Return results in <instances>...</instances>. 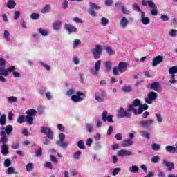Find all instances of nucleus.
<instances>
[{"label":"nucleus","mask_w":177,"mask_h":177,"mask_svg":"<svg viewBox=\"0 0 177 177\" xmlns=\"http://www.w3.org/2000/svg\"><path fill=\"white\" fill-rule=\"evenodd\" d=\"M0 143H2L1 146V154L3 156H6L8 153H9V150H8V142H9V140L8 139V136L5 133V131H0Z\"/></svg>","instance_id":"1"},{"label":"nucleus","mask_w":177,"mask_h":177,"mask_svg":"<svg viewBox=\"0 0 177 177\" xmlns=\"http://www.w3.org/2000/svg\"><path fill=\"white\" fill-rule=\"evenodd\" d=\"M40 132L46 135L44 137L45 142H43V145H49V140H52L53 139V131L52 129L48 127H41Z\"/></svg>","instance_id":"2"},{"label":"nucleus","mask_w":177,"mask_h":177,"mask_svg":"<svg viewBox=\"0 0 177 177\" xmlns=\"http://www.w3.org/2000/svg\"><path fill=\"white\" fill-rule=\"evenodd\" d=\"M128 64L127 62H120L118 67H114L113 69V75H120V73H125Z\"/></svg>","instance_id":"3"},{"label":"nucleus","mask_w":177,"mask_h":177,"mask_svg":"<svg viewBox=\"0 0 177 177\" xmlns=\"http://www.w3.org/2000/svg\"><path fill=\"white\" fill-rule=\"evenodd\" d=\"M102 53L103 50L100 45H96L94 48L91 49V53L95 59H100V56Z\"/></svg>","instance_id":"4"},{"label":"nucleus","mask_w":177,"mask_h":177,"mask_svg":"<svg viewBox=\"0 0 177 177\" xmlns=\"http://www.w3.org/2000/svg\"><path fill=\"white\" fill-rule=\"evenodd\" d=\"M118 118H131L132 113L129 111H125L122 108H120L118 111Z\"/></svg>","instance_id":"5"},{"label":"nucleus","mask_w":177,"mask_h":177,"mask_svg":"<svg viewBox=\"0 0 177 177\" xmlns=\"http://www.w3.org/2000/svg\"><path fill=\"white\" fill-rule=\"evenodd\" d=\"M89 6L90 8L88 10V13H89L92 17H95L96 16V12H95V10H99L100 9V6L93 2H90Z\"/></svg>","instance_id":"6"},{"label":"nucleus","mask_w":177,"mask_h":177,"mask_svg":"<svg viewBox=\"0 0 177 177\" xmlns=\"http://www.w3.org/2000/svg\"><path fill=\"white\" fill-rule=\"evenodd\" d=\"M101 66L102 60H97L94 65V68L91 70V74H92V75H99V73H100Z\"/></svg>","instance_id":"7"},{"label":"nucleus","mask_w":177,"mask_h":177,"mask_svg":"<svg viewBox=\"0 0 177 177\" xmlns=\"http://www.w3.org/2000/svg\"><path fill=\"white\" fill-rule=\"evenodd\" d=\"M59 140L56 142L58 146H59V147H62V149H67V146H68V144H67V142H64V139H66V135H64V133H59Z\"/></svg>","instance_id":"8"},{"label":"nucleus","mask_w":177,"mask_h":177,"mask_svg":"<svg viewBox=\"0 0 177 177\" xmlns=\"http://www.w3.org/2000/svg\"><path fill=\"white\" fill-rule=\"evenodd\" d=\"M157 96L158 95L156 92H150L148 93V97L145 98V102L147 103V104H151L153 103V100H156L157 99Z\"/></svg>","instance_id":"9"},{"label":"nucleus","mask_w":177,"mask_h":177,"mask_svg":"<svg viewBox=\"0 0 177 177\" xmlns=\"http://www.w3.org/2000/svg\"><path fill=\"white\" fill-rule=\"evenodd\" d=\"M154 124V119H151L149 120H142L138 122L139 127H142L143 128H149Z\"/></svg>","instance_id":"10"},{"label":"nucleus","mask_w":177,"mask_h":177,"mask_svg":"<svg viewBox=\"0 0 177 177\" xmlns=\"http://www.w3.org/2000/svg\"><path fill=\"white\" fill-rule=\"evenodd\" d=\"M64 28L67 31L68 34H71L73 32H77V29L73 25L70 24H65Z\"/></svg>","instance_id":"11"},{"label":"nucleus","mask_w":177,"mask_h":177,"mask_svg":"<svg viewBox=\"0 0 177 177\" xmlns=\"http://www.w3.org/2000/svg\"><path fill=\"white\" fill-rule=\"evenodd\" d=\"M163 62H164V57L158 55L153 59L152 66L156 67V66H158L160 63H162Z\"/></svg>","instance_id":"12"},{"label":"nucleus","mask_w":177,"mask_h":177,"mask_svg":"<svg viewBox=\"0 0 177 177\" xmlns=\"http://www.w3.org/2000/svg\"><path fill=\"white\" fill-rule=\"evenodd\" d=\"M118 157H125L127 156H133V152L125 149H121L117 153Z\"/></svg>","instance_id":"13"},{"label":"nucleus","mask_w":177,"mask_h":177,"mask_svg":"<svg viewBox=\"0 0 177 177\" xmlns=\"http://www.w3.org/2000/svg\"><path fill=\"white\" fill-rule=\"evenodd\" d=\"M146 14L145 12H141V19L140 21L142 23V24H145V26L147 24H150V19L149 17H145Z\"/></svg>","instance_id":"14"},{"label":"nucleus","mask_w":177,"mask_h":177,"mask_svg":"<svg viewBox=\"0 0 177 177\" xmlns=\"http://www.w3.org/2000/svg\"><path fill=\"white\" fill-rule=\"evenodd\" d=\"M128 24H129V20L126 17H123L120 21V25L122 28H127Z\"/></svg>","instance_id":"15"},{"label":"nucleus","mask_w":177,"mask_h":177,"mask_svg":"<svg viewBox=\"0 0 177 177\" xmlns=\"http://www.w3.org/2000/svg\"><path fill=\"white\" fill-rule=\"evenodd\" d=\"M105 67V73H110L113 68V62L111 61H106L104 63Z\"/></svg>","instance_id":"16"},{"label":"nucleus","mask_w":177,"mask_h":177,"mask_svg":"<svg viewBox=\"0 0 177 177\" xmlns=\"http://www.w3.org/2000/svg\"><path fill=\"white\" fill-rule=\"evenodd\" d=\"M132 111L135 115H138L140 114L139 113V106H134L133 105H129V112Z\"/></svg>","instance_id":"17"},{"label":"nucleus","mask_w":177,"mask_h":177,"mask_svg":"<svg viewBox=\"0 0 177 177\" xmlns=\"http://www.w3.org/2000/svg\"><path fill=\"white\" fill-rule=\"evenodd\" d=\"M52 6L49 4H46L41 8V13L43 15H46V13H49V12H50Z\"/></svg>","instance_id":"18"},{"label":"nucleus","mask_w":177,"mask_h":177,"mask_svg":"<svg viewBox=\"0 0 177 177\" xmlns=\"http://www.w3.org/2000/svg\"><path fill=\"white\" fill-rule=\"evenodd\" d=\"M95 99L97 102H100V103L104 102V93L99 94L96 93L95 94Z\"/></svg>","instance_id":"19"},{"label":"nucleus","mask_w":177,"mask_h":177,"mask_svg":"<svg viewBox=\"0 0 177 177\" xmlns=\"http://www.w3.org/2000/svg\"><path fill=\"white\" fill-rule=\"evenodd\" d=\"M162 165L164 167H167L168 171H172V169H174L175 167V165L174 163L166 161V160L162 162Z\"/></svg>","instance_id":"20"},{"label":"nucleus","mask_w":177,"mask_h":177,"mask_svg":"<svg viewBox=\"0 0 177 177\" xmlns=\"http://www.w3.org/2000/svg\"><path fill=\"white\" fill-rule=\"evenodd\" d=\"M133 145V141L132 140L128 138L127 140H125L122 144V147H129V146H132Z\"/></svg>","instance_id":"21"},{"label":"nucleus","mask_w":177,"mask_h":177,"mask_svg":"<svg viewBox=\"0 0 177 177\" xmlns=\"http://www.w3.org/2000/svg\"><path fill=\"white\" fill-rule=\"evenodd\" d=\"M53 28L55 31H58L62 28V21H56L53 24Z\"/></svg>","instance_id":"22"},{"label":"nucleus","mask_w":177,"mask_h":177,"mask_svg":"<svg viewBox=\"0 0 177 177\" xmlns=\"http://www.w3.org/2000/svg\"><path fill=\"white\" fill-rule=\"evenodd\" d=\"M12 131H13V126L7 125L6 127L5 131L3 130L2 131L5 132V134L6 136V135H8V136L10 135L12 133Z\"/></svg>","instance_id":"23"},{"label":"nucleus","mask_w":177,"mask_h":177,"mask_svg":"<svg viewBox=\"0 0 177 177\" xmlns=\"http://www.w3.org/2000/svg\"><path fill=\"white\" fill-rule=\"evenodd\" d=\"M165 149H166V151H167V153H171V154H175V153H176L175 147L172 145L166 146Z\"/></svg>","instance_id":"24"},{"label":"nucleus","mask_w":177,"mask_h":177,"mask_svg":"<svg viewBox=\"0 0 177 177\" xmlns=\"http://www.w3.org/2000/svg\"><path fill=\"white\" fill-rule=\"evenodd\" d=\"M16 7V2H15V0H8L7 2V8L8 9H13Z\"/></svg>","instance_id":"25"},{"label":"nucleus","mask_w":177,"mask_h":177,"mask_svg":"<svg viewBox=\"0 0 177 177\" xmlns=\"http://www.w3.org/2000/svg\"><path fill=\"white\" fill-rule=\"evenodd\" d=\"M71 100L75 102V103H78L79 102H82L84 98L78 97L77 95H73L71 96Z\"/></svg>","instance_id":"26"},{"label":"nucleus","mask_w":177,"mask_h":177,"mask_svg":"<svg viewBox=\"0 0 177 177\" xmlns=\"http://www.w3.org/2000/svg\"><path fill=\"white\" fill-rule=\"evenodd\" d=\"M26 114L29 117H34L37 114V110L28 109L26 111Z\"/></svg>","instance_id":"27"},{"label":"nucleus","mask_w":177,"mask_h":177,"mask_svg":"<svg viewBox=\"0 0 177 177\" xmlns=\"http://www.w3.org/2000/svg\"><path fill=\"white\" fill-rule=\"evenodd\" d=\"M158 88H160V83L158 82H153L151 84L150 89H153L156 92H158Z\"/></svg>","instance_id":"28"},{"label":"nucleus","mask_w":177,"mask_h":177,"mask_svg":"<svg viewBox=\"0 0 177 177\" xmlns=\"http://www.w3.org/2000/svg\"><path fill=\"white\" fill-rule=\"evenodd\" d=\"M25 122H28L29 125H32L34 124V118L32 116H28L25 117Z\"/></svg>","instance_id":"29"},{"label":"nucleus","mask_w":177,"mask_h":177,"mask_svg":"<svg viewBox=\"0 0 177 177\" xmlns=\"http://www.w3.org/2000/svg\"><path fill=\"white\" fill-rule=\"evenodd\" d=\"M105 50L106 53L109 55V56H112V55H115V51H114V50H113V48L110 46L105 47Z\"/></svg>","instance_id":"30"},{"label":"nucleus","mask_w":177,"mask_h":177,"mask_svg":"<svg viewBox=\"0 0 177 177\" xmlns=\"http://www.w3.org/2000/svg\"><path fill=\"white\" fill-rule=\"evenodd\" d=\"M0 125L2 127L6 125V115L3 114L0 117Z\"/></svg>","instance_id":"31"},{"label":"nucleus","mask_w":177,"mask_h":177,"mask_svg":"<svg viewBox=\"0 0 177 177\" xmlns=\"http://www.w3.org/2000/svg\"><path fill=\"white\" fill-rule=\"evenodd\" d=\"M151 149L152 150H154V151H160V150H161V146L160 144L153 143L151 145Z\"/></svg>","instance_id":"32"},{"label":"nucleus","mask_w":177,"mask_h":177,"mask_svg":"<svg viewBox=\"0 0 177 177\" xmlns=\"http://www.w3.org/2000/svg\"><path fill=\"white\" fill-rule=\"evenodd\" d=\"M129 171L131 174H138L139 172V167L136 165H133L129 168Z\"/></svg>","instance_id":"33"},{"label":"nucleus","mask_w":177,"mask_h":177,"mask_svg":"<svg viewBox=\"0 0 177 177\" xmlns=\"http://www.w3.org/2000/svg\"><path fill=\"white\" fill-rule=\"evenodd\" d=\"M147 109H149V105H147L146 104H140V105L139 106L140 114H142V113H143L144 110H147Z\"/></svg>","instance_id":"34"},{"label":"nucleus","mask_w":177,"mask_h":177,"mask_svg":"<svg viewBox=\"0 0 177 177\" xmlns=\"http://www.w3.org/2000/svg\"><path fill=\"white\" fill-rule=\"evenodd\" d=\"M122 13L123 15H131V11L127 9V7L125 6H120Z\"/></svg>","instance_id":"35"},{"label":"nucleus","mask_w":177,"mask_h":177,"mask_svg":"<svg viewBox=\"0 0 177 177\" xmlns=\"http://www.w3.org/2000/svg\"><path fill=\"white\" fill-rule=\"evenodd\" d=\"M147 5L151 9H157V6H156V3H154V1H153V0H148Z\"/></svg>","instance_id":"36"},{"label":"nucleus","mask_w":177,"mask_h":177,"mask_svg":"<svg viewBox=\"0 0 177 177\" xmlns=\"http://www.w3.org/2000/svg\"><path fill=\"white\" fill-rule=\"evenodd\" d=\"M38 32L41 34L43 37H48V31L43 28H39Z\"/></svg>","instance_id":"37"},{"label":"nucleus","mask_w":177,"mask_h":177,"mask_svg":"<svg viewBox=\"0 0 177 177\" xmlns=\"http://www.w3.org/2000/svg\"><path fill=\"white\" fill-rule=\"evenodd\" d=\"M0 75H3L4 77L8 75V71H6V69H5V66H0Z\"/></svg>","instance_id":"38"},{"label":"nucleus","mask_w":177,"mask_h":177,"mask_svg":"<svg viewBox=\"0 0 177 177\" xmlns=\"http://www.w3.org/2000/svg\"><path fill=\"white\" fill-rule=\"evenodd\" d=\"M140 133L142 138H145V139H150V133L147 132V131H142Z\"/></svg>","instance_id":"39"},{"label":"nucleus","mask_w":177,"mask_h":177,"mask_svg":"<svg viewBox=\"0 0 177 177\" xmlns=\"http://www.w3.org/2000/svg\"><path fill=\"white\" fill-rule=\"evenodd\" d=\"M77 147H79V149H81L82 150H85V149H86L85 144L84 143V141H82V140H79L77 142Z\"/></svg>","instance_id":"40"},{"label":"nucleus","mask_w":177,"mask_h":177,"mask_svg":"<svg viewBox=\"0 0 177 177\" xmlns=\"http://www.w3.org/2000/svg\"><path fill=\"white\" fill-rule=\"evenodd\" d=\"M86 131L88 132V133H92L93 132V126L87 124L86 126Z\"/></svg>","instance_id":"41"},{"label":"nucleus","mask_w":177,"mask_h":177,"mask_svg":"<svg viewBox=\"0 0 177 177\" xmlns=\"http://www.w3.org/2000/svg\"><path fill=\"white\" fill-rule=\"evenodd\" d=\"M131 106H133L134 107H140V100H139L138 98L135 99Z\"/></svg>","instance_id":"42"},{"label":"nucleus","mask_w":177,"mask_h":177,"mask_svg":"<svg viewBox=\"0 0 177 177\" xmlns=\"http://www.w3.org/2000/svg\"><path fill=\"white\" fill-rule=\"evenodd\" d=\"M80 45H81V40H80V39H75L73 41V49H75V48H77V46H80Z\"/></svg>","instance_id":"43"},{"label":"nucleus","mask_w":177,"mask_h":177,"mask_svg":"<svg viewBox=\"0 0 177 177\" xmlns=\"http://www.w3.org/2000/svg\"><path fill=\"white\" fill-rule=\"evenodd\" d=\"M17 121L18 124H23V122H26V117L24 115H20Z\"/></svg>","instance_id":"44"},{"label":"nucleus","mask_w":177,"mask_h":177,"mask_svg":"<svg viewBox=\"0 0 177 177\" xmlns=\"http://www.w3.org/2000/svg\"><path fill=\"white\" fill-rule=\"evenodd\" d=\"M81 154H82V153L80 151H77L74 153L73 158H75V160H80Z\"/></svg>","instance_id":"45"},{"label":"nucleus","mask_w":177,"mask_h":177,"mask_svg":"<svg viewBox=\"0 0 177 177\" xmlns=\"http://www.w3.org/2000/svg\"><path fill=\"white\" fill-rule=\"evenodd\" d=\"M32 169H34V165H32V163H28L26 165L27 172H30V171H32Z\"/></svg>","instance_id":"46"},{"label":"nucleus","mask_w":177,"mask_h":177,"mask_svg":"<svg viewBox=\"0 0 177 177\" xmlns=\"http://www.w3.org/2000/svg\"><path fill=\"white\" fill-rule=\"evenodd\" d=\"M169 35L170 37H176L177 35V30L171 29L169 31Z\"/></svg>","instance_id":"47"},{"label":"nucleus","mask_w":177,"mask_h":177,"mask_svg":"<svg viewBox=\"0 0 177 177\" xmlns=\"http://www.w3.org/2000/svg\"><path fill=\"white\" fill-rule=\"evenodd\" d=\"M101 24L102 26H107L109 24V19L106 17L101 18Z\"/></svg>","instance_id":"48"},{"label":"nucleus","mask_w":177,"mask_h":177,"mask_svg":"<svg viewBox=\"0 0 177 177\" xmlns=\"http://www.w3.org/2000/svg\"><path fill=\"white\" fill-rule=\"evenodd\" d=\"M10 35V34L9 33V31L4 30V34H3L4 39H6V41H10V38L9 37Z\"/></svg>","instance_id":"49"},{"label":"nucleus","mask_w":177,"mask_h":177,"mask_svg":"<svg viewBox=\"0 0 177 177\" xmlns=\"http://www.w3.org/2000/svg\"><path fill=\"white\" fill-rule=\"evenodd\" d=\"M169 74H171V75H175V74H176V69L175 66H172L169 68Z\"/></svg>","instance_id":"50"},{"label":"nucleus","mask_w":177,"mask_h":177,"mask_svg":"<svg viewBox=\"0 0 177 177\" xmlns=\"http://www.w3.org/2000/svg\"><path fill=\"white\" fill-rule=\"evenodd\" d=\"M8 102H9V103H15L16 102H17V97L15 96L9 97Z\"/></svg>","instance_id":"51"},{"label":"nucleus","mask_w":177,"mask_h":177,"mask_svg":"<svg viewBox=\"0 0 177 177\" xmlns=\"http://www.w3.org/2000/svg\"><path fill=\"white\" fill-rule=\"evenodd\" d=\"M30 18L32 19V20H38V19H39V14L32 13L30 15Z\"/></svg>","instance_id":"52"},{"label":"nucleus","mask_w":177,"mask_h":177,"mask_svg":"<svg viewBox=\"0 0 177 177\" xmlns=\"http://www.w3.org/2000/svg\"><path fill=\"white\" fill-rule=\"evenodd\" d=\"M7 172L9 175H12V174H16V172H15V167H9L7 169Z\"/></svg>","instance_id":"53"},{"label":"nucleus","mask_w":177,"mask_h":177,"mask_svg":"<svg viewBox=\"0 0 177 177\" xmlns=\"http://www.w3.org/2000/svg\"><path fill=\"white\" fill-rule=\"evenodd\" d=\"M160 19L162 21H168V20H169V17L165 14H163L160 16Z\"/></svg>","instance_id":"54"},{"label":"nucleus","mask_w":177,"mask_h":177,"mask_svg":"<svg viewBox=\"0 0 177 177\" xmlns=\"http://www.w3.org/2000/svg\"><path fill=\"white\" fill-rule=\"evenodd\" d=\"M169 82H170V84H176L177 80H176V78H175V75H171Z\"/></svg>","instance_id":"55"},{"label":"nucleus","mask_w":177,"mask_h":177,"mask_svg":"<svg viewBox=\"0 0 177 177\" xmlns=\"http://www.w3.org/2000/svg\"><path fill=\"white\" fill-rule=\"evenodd\" d=\"M10 165H12V160H10V159H6L4 160V166L8 168V167H10Z\"/></svg>","instance_id":"56"},{"label":"nucleus","mask_w":177,"mask_h":177,"mask_svg":"<svg viewBox=\"0 0 177 177\" xmlns=\"http://www.w3.org/2000/svg\"><path fill=\"white\" fill-rule=\"evenodd\" d=\"M131 91H132V87H131V86H124L122 88L123 92L129 93V92H131Z\"/></svg>","instance_id":"57"},{"label":"nucleus","mask_w":177,"mask_h":177,"mask_svg":"<svg viewBox=\"0 0 177 177\" xmlns=\"http://www.w3.org/2000/svg\"><path fill=\"white\" fill-rule=\"evenodd\" d=\"M121 171V168L116 167L113 169V171L112 173L113 176H115V175H118V173Z\"/></svg>","instance_id":"58"},{"label":"nucleus","mask_w":177,"mask_h":177,"mask_svg":"<svg viewBox=\"0 0 177 177\" xmlns=\"http://www.w3.org/2000/svg\"><path fill=\"white\" fill-rule=\"evenodd\" d=\"M75 89L74 87L71 88L67 92L66 95L67 96H71L72 95H74Z\"/></svg>","instance_id":"59"},{"label":"nucleus","mask_w":177,"mask_h":177,"mask_svg":"<svg viewBox=\"0 0 177 177\" xmlns=\"http://www.w3.org/2000/svg\"><path fill=\"white\" fill-rule=\"evenodd\" d=\"M158 161H160V157H158V156H153L151 158V162H153V164H157V162H158Z\"/></svg>","instance_id":"60"},{"label":"nucleus","mask_w":177,"mask_h":177,"mask_svg":"<svg viewBox=\"0 0 177 177\" xmlns=\"http://www.w3.org/2000/svg\"><path fill=\"white\" fill-rule=\"evenodd\" d=\"M132 7L134 10H136L137 12H140V13H142V11L140 9V7L138 6V4H133Z\"/></svg>","instance_id":"61"},{"label":"nucleus","mask_w":177,"mask_h":177,"mask_svg":"<svg viewBox=\"0 0 177 177\" xmlns=\"http://www.w3.org/2000/svg\"><path fill=\"white\" fill-rule=\"evenodd\" d=\"M151 16H157L158 15V11L157 10V8H152L151 10Z\"/></svg>","instance_id":"62"},{"label":"nucleus","mask_w":177,"mask_h":177,"mask_svg":"<svg viewBox=\"0 0 177 177\" xmlns=\"http://www.w3.org/2000/svg\"><path fill=\"white\" fill-rule=\"evenodd\" d=\"M63 9H67L68 8V1L67 0H64L62 3Z\"/></svg>","instance_id":"63"},{"label":"nucleus","mask_w":177,"mask_h":177,"mask_svg":"<svg viewBox=\"0 0 177 177\" xmlns=\"http://www.w3.org/2000/svg\"><path fill=\"white\" fill-rule=\"evenodd\" d=\"M156 117L157 118L158 122H162V118L161 117V114L156 113Z\"/></svg>","instance_id":"64"}]
</instances>
